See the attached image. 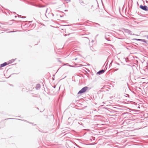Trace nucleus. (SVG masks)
<instances>
[{
	"mask_svg": "<svg viewBox=\"0 0 148 148\" xmlns=\"http://www.w3.org/2000/svg\"><path fill=\"white\" fill-rule=\"evenodd\" d=\"M14 61V59H12L11 60H10L8 63H9V64H11L13 63Z\"/></svg>",
	"mask_w": 148,
	"mask_h": 148,
	"instance_id": "nucleus-5",
	"label": "nucleus"
},
{
	"mask_svg": "<svg viewBox=\"0 0 148 148\" xmlns=\"http://www.w3.org/2000/svg\"><path fill=\"white\" fill-rule=\"evenodd\" d=\"M105 71V70H102L99 71L97 72V74H98L99 75L102 74L104 73Z\"/></svg>",
	"mask_w": 148,
	"mask_h": 148,
	"instance_id": "nucleus-4",
	"label": "nucleus"
},
{
	"mask_svg": "<svg viewBox=\"0 0 148 148\" xmlns=\"http://www.w3.org/2000/svg\"><path fill=\"white\" fill-rule=\"evenodd\" d=\"M140 8L143 10L145 11L148 10V8L145 5L143 6L142 5H140Z\"/></svg>",
	"mask_w": 148,
	"mask_h": 148,
	"instance_id": "nucleus-2",
	"label": "nucleus"
},
{
	"mask_svg": "<svg viewBox=\"0 0 148 148\" xmlns=\"http://www.w3.org/2000/svg\"><path fill=\"white\" fill-rule=\"evenodd\" d=\"M9 64V63H7V62H5L4 63H3L2 64H1L0 65V67L1 68L2 67H3Z\"/></svg>",
	"mask_w": 148,
	"mask_h": 148,
	"instance_id": "nucleus-3",
	"label": "nucleus"
},
{
	"mask_svg": "<svg viewBox=\"0 0 148 148\" xmlns=\"http://www.w3.org/2000/svg\"><path fill=\"white\" fill-rule=\"evenodd\" d=\"M88 89V87L87 86L83 88L78 93V94H82L85 92Z\"/></svg>",
	"mask_w": 148,
	"mask_h": 148,
	"instance_id": "nucleus-1",
	"label": "nucleus"
},
{
	"mask_svg": "<svg viewBox=\"0 0 148 148\" xmlns=\"http://www.w3.org/2000/svg\"><path fill=\"white\" fill-rule=\"evenodd\" d=\"M147 39H148V36L147 37Z\"/></svg>",
	"mask_w": 148,
	"mask_h": 148,
	"instance_id": "nucleus-9",
	"label": "nucleus"
},
{
	"mask_svg": "<svg viewBox=\"0 0 148 148\" xmlns=\"http://www.w3.org/2000/svg\"><path fill=\"white\" fill-rule=\"evenodd\" d=\"M138 40H140V39H138Z\"/></svg>",
	"mask_w": 148,
	"mask_h": 148,
	"instance_id": "nucleus-7",
	"label": "nucleus"
},
{
	"mask_svg": "<svg viewBox=\"0 0 148 148\" xmlns=\"http://www.w3.org/2000/svg\"><path fill=\"white\" fill-rule=\"evenodd\" d=\"M40 84H37L36 87V88L38 89V88H39L40 87Z\"/></svg>",
	"mask_w": 148,
	"mask_h": 148,
	"instance_id": "nucleus-6",
	"label": "nucleus"
},
{
	"mask_svg": "<svg viewBox=\"0 0 148 148\" xmlns=\"http://www.w3.org/2000/svg\"><path fill=\"white\" fill-rule=\"evenodd\" d=\"M47 11V10H46V11Z\"/></svg>",
	"mask_w": 148,
	"mask_h": 148,
	"instance_id": "nucleus-8",
	"label": "nucleus"
}]
</instances>
